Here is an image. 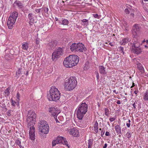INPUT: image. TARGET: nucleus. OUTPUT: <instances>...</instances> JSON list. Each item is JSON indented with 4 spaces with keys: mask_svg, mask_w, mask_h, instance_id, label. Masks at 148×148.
<instances>
[{
    "mask_svg": "<svg viewBox=\"0 0 148 148\" xmlns=\"http://www.w3.org/2000/svg\"><path fill=\"white\" fill-rule=\"evenodd\" d=\"M39 128L40 134L41 135L48 134L49 131V127L47 122L44 120H41L39 122Z\"/></svg>",
    "mask_w": 148,
    "mask_h": 148,
    "instance_id": "423d86ee",
    "label": "nucleus"
},
{
    "mask_svg": "<svg viewBox=\"0 0 148 148\" xmlns=\"http://www.w3.org/2000/svg\"><path fill=\"white\" fill-rule=\"evenodd\" d=\"M61 93L60 91L55 86H52L48 95V98L50 101H57L60 97Z\"/></svg>",
    "mask_w": 148,
    "mask_h": 148,
    "instance_id": "f03ea898",
    "label": "nucleus"
},
{
    "mask_svg": "<svg viewBox=\"0 0 148 148\" xmlns=\"http://www.w3.org/2000/svg\"><path fill=\"white\" fill-rule=\"evenodd\" d=\"M113 92H114L116 94H117L118 93V92H116V91L115 90H113Z\"/></svg>",
    "mask_w": 148,
    "mask_h": 148,
    "instance_id": "e2e57ef3",
    "label": "nucleus"
},
{
    "mask_svg": "<svg viewBox=\"0 0 148 148\" xmlns=\"http://www.w3.org/2000/svg\"><path fill=\"white\" fill-rule=\"evenodd\" d=\"M138 92V90H135L134 91V93L136 94H137Z\"/></svg>",
    "mask_w": 148,
    "mask_h": 148,
    "instance_id": "6e6d98bb",
    "label": "nucleus"
},
{
    "mask_svg": "<svg viewBox=\"0 0 148 148\" xmlns=\"http://www.w3.org/2000/svg\"><path fill=\"white\" fill-rule=\"evenodd\" d=\"M139 30V27L138 25L135 24L133 26V30L132 32L133 34L134 35L136 34L137 32Z\"/></svg>",
    "mask_w": 148,
    "mask_h": 148,
    "instance_id": "2eb2a0df",
    "label": "nucleus"
},
{
    "mask_svg": "<svg viewBox=\"0 0 148 148\" xmlns=\"http://www.w3.org/2000/svg\"><path fill=\"white\" fill-rule=\"evenodd\" d=\"M120 50H121V51L123 52L124 49L123 48V47H120Z\"/></svg>",
    "mask_w": 148,
    "mask_h": 148,
    "instance_id": "3c124183",
    "label": "nucleus"
},
{
    "mask_svg": "<svg viewBox=\"0 0 148 148\" xmlns=\"http://www.w3.org/2000/svg\"><path fill=\"white\" fill-rule=\"evenodd\" d=\"M118 104H120L121 103V101L119 100H118L116 102Z\"/></svg>",
    "mask_w": 148,
    "mask_h": 148,
    "instance_id": "8fccbe9b",
    "label": "nucleus"
},
{
    "mask_svg": "<svg viewBox=\"0 0 148 148\" xmlns=\"http://www.w3.org/2000/svg\"><path fill=\"white\" fill-rule=\"evenodd\" d=\"M41 9H36L35 10L36 12L37 13H39L40 12Z\"/></svg>",
    "mask_w": 148,
    "mask_h": 148,
    "instance_id": "a18cd8bd",
    "label": "nucleus"
},
{
    "mask_svg": "<svg viewBox=\"0 0 148 148\" xmlns=\"http://www.w3.org/2000/svg\"><path fill=\"white\" fill-rule=\"evenodd\" d=\"M130 12L133 11V10L132 9H130V8H126L125 10V12L126 14H129Z\"/></svg>",
    "mask_w": 148,
    "mask_h": 148,
    "instance_id": "cd10ccee",
    "label": "nucleus"
},
{
    "mask_svg": "<svg viewBox=\"0 0 148 148\" xmlns=\"http://www.w3.org/2000/svg\"><path fill=\"white\" fill-rule=\"evenodd\" d=\"M68 132L72 136L77 137L79 136V132L78 130L76 128L70 129L69 130Z\"/></svg>",
    "mask_w": 148,
    "mask_h": 148,
    "instance_id": "9b49d317",
    "label": "nucleus"
},
{
    "mask_svg": "<svg viewBox=\"0 0 148 148\" xmlns=\"http://www.w3.org/2000/svg\"><path fill=\"white\" fill-rule=\"evenodd\" d=\"M144 46L145 48H148V44L147 45H145Z\"/></svg>",
    "mask_w": 148,
    "mask_h": 148,
    "instance_id": "680f3d73",
    "label": "nucleus"
},
{
    "mask_svg": "<svg viewBox=\"0 0 148 148\" xmlns=\"http://www.w3.org/2000/svg\"><path fill=\"white\" fill-rule=\"evenodd\" d=\"M143 99L145 101H147L148 100V91L146 92L144 94Z\"/></svg>",
    "mask_w": 148,
    "mask_h": 148,
    "instance_id": "bb28decb",
    "label": "nucleus"
},
{
    "mask_svg": "<svg viewBox=\"0 0 148 148\" xmlns=\"http://www.w3.org/2000/svg\"><path fill=\"white\" fill-rule=\"evenodd\" d=\"M105 135L107 136H109L110 135V133L109 132H106Z\"/></svg>",
    "mask_w": 148,
    "mask_h": 148,
    "instance_id": "49530a36",
    "label": "nucleus"
},
{
    "mask_svg": "<svg viewBox=\"0 0 148 148\" xmlns=\"http://www.w3.org/2000/svg\"><path fill=\"white\" fill-rule=\"evenodd\" d=\"M20 148H23V147L21 145H19Z\"/></svg>",
    "mask_w": 148,
    "mask_h": 148,
    "instance_id": "338daca9",
    "label": "nucleus"
},
{
    "mask_svg": "<svg viewBox=\"0 0 148 148\" xmlns=\"http://www.w3.org/2000/svg\"><path fill=\"white\" fill-rule=\"evenodd\" d=\"M96 77L97 80H99V75L98 72H97L96 74Z\"/></svg>",
    "mask_w": 148,
    "mask_h": 148,
    "instance_id": "37998d69",
    "label": "nucleus"
},
{
    "mask_svg": "<svg viewBox=\"0 0 148 148\" xmlns=\"http://www.w3.org/2000/svg\"><path fill=\"white\" fill-rule=\"evenodd\" d=\"M53 146H55L56 144H59L58 141L56 139L52 141V143Z\"/></svg>",
    "mask_w": 148,
    "mask_h": 148,
    "instance_id": "473e14b6",
    "label": "nucleus"
},
{
    "mask_svg": "<svg viewBox=\"0 0 148 148\" xmlns=\"http://www.w3.org/2000/svg\"><path fill=\"white\" fill-rule=\"evenodd\" d=\"M48 46H49L50 47H52L53 46V42L51 40L49 43L48 44Z\"/></svg>",
    "mask_w": 148,
    "mask_h": 148,
    "instance_id": "72a5a7b5",
    "label": "nucleus"
},
{
    "mask_svg": "<svg viewBox=\"0 0 148 148\" xmlns=\"http://www.w3.org/2000/svg\"><path fill=\"white\" fill-rule=\"evenodd\" d=\"M11 101L12 102V105L13 106H15V104L16 103V102L14 101L12 99H11Z\"/></svg>",
    "mask_w": 148,
    "mask_h": 148,
    "instance_id": "ea45409f",
    "label": "nucleus"
},
{
    "mask_svg": "<svg viewBox=\"0 0 148 148\" xmlns=\"http://www.w3.org/2000/svg\"><path fill=\"white\" fill-rule=\"evenodd\" d=\"M34 15L32 13L29 14L28 15V17L29 20V22L32 23L35 22V20L34 19Z\"/></svg>",
    "mask_w": 148,
    "mask_h": 148,
    "instance_id": "4468645a",
    "label": "nucleus"
},
{
    "mask_svg": "<svg viewBox=\"0 0 148 148\" xmlns=\"http://www.w3.org/2000/svg\"><path fill=\"white\" fill-rule=\"evenodd\" d=\"M77 84L76 78L74 77H71L66 79L64 84L65 89L67 91H70L74 89Z\"/></svg>",
    "mask_w": 148,
    "mask_h": 148,
    "instance_id": "7ed1b4c3",
    "label": "nucleus"
},
{
    "mask_svg": "<svg viewBox=\"0 0 148 148\" xmlns=\"http://www.w3.org/2000/svg\"><path fill=\"white\" fill-rule=\"evenodd\" d=\"M88 105L85 102L82 103L79 105L76 110L77 118L81 120L88 110Z\"/></svg>",
    "mask_w": 148,
    "mask_h": 148,
    "instance_id": "20e7f679",
    "label": "nucleus"
},
{
    "mask_svg": "<svg viewBox=\"0 0 148 148\" xmlns=\"http://www.w3.org/2000/svg\"><path fill=\"white\" fill-rule=\"evenodd\" d=\"M29 129V138L32 141H34L35 138V128L34 127H28Z\"/></svg>",
    "mask_w": 148,
    "mask_h": 148,
    "instance_id": "1a4fd4ad",
    "label": "nucleus"
},
{
    "mask_svg": "<svg viewBox=\"0 0 148 148\" xmlns=\"http://www.w3.org/2000/svg\"><path fill=\"white\" fill-rule=\"evenodd\" d=\"M129 39L127 38H125L121 41L120 44L121 45H125L129 42Z\"/></svg>",
    "mask_w": 148,
    "mask_h": 148,
    "instance_id": "aec40b11",
    "label": "nucleus"
},
{
    "mask_svg": "<svg viewBox=\"0 0 148 148\" xmlns=\"http://www.w3.org/2000/svg\"><path fill=\"white\" fill-rule=\"evenodd\" d=\"M29 46L28 43L27 42H25L23 44L22 46L23 49L25 50H27L28 49Z\"/></svg>",
    "mask_w": 148,
    "mask_h": 148,
    "instance_id": "393cba45",
    "label": "nucleus"
},
{
    "mask_svg": "<svg viewBox=\"0 0 148 148\" xmlns=\"http://www.w3.org/2000/svg\"><path fill=\"white\" fill-rule=\"evenodd\" d=\"M77 46L76 51L83 52L86 50V48L84 45L81 43H77Z\"/></svg>",
    "mask_w": 148,
    "mask_h": 148,
    "instance_id": "ddd939ff",
    "label": "nucleus"
},
{
    "mask_svg": "<svg viewBox=\"0 0 148 148\" xmlns=\"http://www.w3.org/2000/svg\"><path fill=\"white\" fill-rule=\"evenodd\" d=\"M18 16V13L16 12H14L11 14L7 24L9 29H12L13 28Z\"/></svg>",
    "mask_w": 148,
    "mask_h": 148,
    "instance_id": "0eeeda50",
    "label": "nucleus"
},
{
    "mask_svg": "<svg viewBox=\"0 0 148 148\" xmlns=\"http://www.w3.org/2000/svg\"><path fill=\"white\" fill-rule=\"evenodd\" d=\"M21 70L20 69H19L16 72V75H18L21 74Z\"/></svg>",
    "mask_w": 148,
    "mask_h": 148,
    "instance_id": "c9c22d12",
    "label": "nucleus"
},
{
    "mask_svg": "<svg viewBox=\"0 0 148 148\" xmlns=\"http://www.w3.org/2000/svg\"><path fill=\"white\" fill-rule=\"evenodd\" d=\"M145 42V40L143 41V42ZM146 42L147 44H148V40H147L145 41Z\"/></svg>",
    "mask_w": 148,
    "mask_h": 148,
    "instance_id": "0e129e2a",
    "label": "nucleus"
},
{
    "mask_svg": "<svg viewBox=\"0 0 148 148\" xmlns=\"http://www.w3.org/2000/svg\"><path fill=\"white\" fill-rule=\"evenodd\" d=\"M126 125L127 127H129L130 126V124L129 123H126Z\"/></svg>",
    "mask_w": 148,
    "mask_h": 148,
    "instance_id": "09e8293b",
    "label": "nucleus"
},
{
    "mask_svg": "<svg viewBox=\"0 0 148 148\" xmlns=\"http://www.w3.org/2000/svg\"><path fill=\"white\" fill-rule=\"evenodd\" d=\"M89 66V63L88 62H87L85 65V66L84 67V70L87 69L88 67Z\"/></svg>",
    "mask_w": 148,
    "mask_h": 148,
    "instance_id": "f704fd0d",
    "label": "nucleus"
},
{
    "mask_svg": "<svg viewBox=\"0 0 148 148\" xmlns=\"http://www.w3.org/2000/svg\"><path fill=\"white\" fill-rule=\"evenodd\" d=\"M104 132H102V131H101V136H103V135L104 134Z\"/></svg>",
    "mask_w": 148,
    "mask_h": 148,
    "instance_id": "13d9d810",
    "label": "nucleus"
},
{
    "mask_svg": "<svg viewBox=\"0 0 148 148\" xmlns=\"http://www.w3.org/2000/svg\"><path fill=\"white\" fill-rule=\"evenodd\" d=\"M134 46L135 47L134 48V52L136 54H139L141 52V49L138 47V46L136 45L134 42Z\"/></svg>",
    "mask_w": 148,
    "mask_h": 148,
    "instance_id": "dca6fc26",
    "label": "nucleus"
},
{
    "mask_svg": "<svg viewBox=\"0 0 148 148\" xmlns=\"http://www.w3.org/2000/svg\"><path fill=\"white\" fill-rule=\"evenodd\" d=\"M92 144V142L91 140H89L88 142V148H91Z\"/></svg>",
    "mask_w": 148,
    "mask_h": 148,
    "instance_id": "7c9ffc66",
    "label": "nucleus"
},
{
    "mask_svg": "<svg viewBox=\"0 0 148 148\" xmlns=\"http://www.w3.org/2000/svg\"><path fill=\"white\" fill-rule=\"evenodd\" d=\"M36 43L37 45H38L39 44V39L37 38L36 40Z\"/></svg>",
    "mask_w": 148,
    "mask_h": 148,
    "instance_id": "79ce46f5",
    "label": "nucleus"
},
{
    "mask_svg": "<svg viewBox=\"0 0 148 148\" xmlns=\"http://www.w3.org/2000/svg\"><path fill=\"white\" fill-rule=\"evenodd\" d=\"M137 67L140 70V71L143 73L144 72V69L142 66L141 64L140 63L137 64Z\"/></svg>",
    "mask_w": 148,
    "mask_h": 148,
    "instance_id": "5701e85b",
    "label": "nucleus"
},
{
    "mask_svg": "<svg viewBox=\"0 0 148 148\" xmlns=\"http://www.w3.org/2000/svg\"><path fill=\"white\" fill-rule=\"evenodd\" d=\"M69 21L67 19H64L62 21V24L64 25H67L69 23Z\"/></svg>",
    "mask_w": 148,
    "mask_h": 148,
    "instance_id": "c756f323",
    "label": "nucleus"
},
{
    "mask_svg": "<svg viewBox=\"0 0 148 148\" xmlns=\"http://www.w3.org/2000/svg\"><path fill=\"white\" fill-rule=\"evenodd\" d=\"M135 86V84L134 82H133V83H132V86H131V88H133Z\"/></svg>",
    "mask_w": 148,
    "mask_h": 148,
    "instance_id": "4d7b16f0",
    "label": "nucleus"
},
{
    "mask_svg": "<svg viewBox=\"0 0 148 148\" xmlns=\"http://www.w3.org/2000/svg\"><path fill=\"white\" fill-rule=\"evenodd\" d=\"M13 112V111L12 110H9L7 111L6 113L7 115L8 116H10L12 114Z\"/></svg>",
    "mask_w": 148,
    "mask_h": 148,
    "instance_id": "2f4dec72",
    "label": "nucleus"
},
{
    "mask_svg": "<svg viewBox=\"0 0 148 148\" xmlns=\"http://www.w3.org/2000/svg\"><path fill=\"white\" fill-rule=\"evenodd\" d=\"M99 73L102 74H104L106 73L105 68L102 66H99Z\"/></svg>",
    "mask_w": 148,
    "mask_h": 148,
    "instance_id": "a211bd4d",
    "label": "nucleus"
},
{
    "mask_svg": "<svg viewBox=\"0 0 148 148\" xmlns=\"http://www.w3.org/2000/svg\"><path fill=\"white\" fill-rule=\"evenodd\" d=\"M55 119V120L56 121V122L57 123H60L59 121L57 119V118H56V117L55 118H54Z\"/></svg>",
    "mask_w": 148,
    "mask_h": 148,
    "instance_id": "603ef678",
    "label": "nucleus"
},
{
    "mask_svg": "<svg viewBox=\"0 0 148 148\" xmlns=\"http://www.w3.org/2000/svg\"><path fill=\"white\" fill-rule=\"evenodd\" d=\"M94 1H95V2H97L98 1V0H93Z\"/></svg>",
    "mask_w": 148,
    "mask_h": 148,
    "instance_id": "774afa93",
    "label": "nucleus"
},
{
    "mask_svg": "<svg viewBox=\"0 0 148 148\" xmlns=\"http://www.w3.org/2000/svg\"><path fill=\"white\" fill-rule=\"evenodd\" d=\"M121 128L119 125H117L115 126V130L117 133L120 134L121 133Z\"/></svg>",
    "mask_w": 148,
    "mask_h": 148,
    "instance_id": "4be33fe9",
    "label": "nucleus"
},
{
    "mask_svg": "<svg viewBox=\"0 0 148 148\" xmlns=\"http://www.w3.org/2000/svg\"><path fill=\"white\" fill-rule=\"evenodd\" d=\"M36 116V114L34 111L29 110L28 112L26 119L27 127H34L35 123Z\"/></svg>",
    "mask_w": 148,
    "mask_h": 148,
    "instance_id": "39448f33",
    "label": "nucleus"
},
{
    "mask_svg": "<svg viewBox=\"0 0 148 148\" xmlns=\"http://www.w3.org/2000/svg\"><path fill=\"white\" fill-rule=\"evenodd\" d=\"M133 107L135 109L136 108V104L135 103H134L133 104Z\"/></svg>",
    "mask_w": 148,
    "mask_h": 148,
    "instance_id": "864d4df0",
    "label": "nucleus"
},
{
    "mask_svg": "<svg viewBox=\"0 0 148 148\" xmlns=\"http://www.w3.org/2000/svg\"><path fill=\"white\" fill-rule=\"evenodd\" d=\"M55 20H56V21H58V19L57 18V17H55Z\"/></svg>",
    "mask_w": 148,
    "mask_h": 148,
    "instance_id": "69168bd1",
    "label": "nucleus"
},
{
    "mask_svg": "<svg viewBox=\"0 0 148 148\" xmlns=\"http://www.w3.org/2000/svg\"><path fill=\"white\" fill-rule=\"evenodd\" d=\"M94 131L97 133L98 132V124L97 121H96L94 125Z\"/></svg>",
    "mask_w": 148,
    "mask_h": 148,
    "instance_id": "b1692460",
    "label": "nucleus"
},
{
    "mask_svg": "<svg viewBox=\"0 0 148 148\" xmlns=\"http://www.w3.org/2000/svg\"><path fill=\"white\" fill-rule=\"evenodd\" d=\"M79 61V58L78 56L74 55H71L64 59L63 64L66 68H71L76 66Z\"/></svg>",
    "mask_w": 148,
    "mask_h": 148,
    "instance_id": "f257e3e1",
    "label": "nucleus"
},
{
    "mask_svg": "<svg viewBox=\"0 0 148 148\" xmlns=\"http://www.w3.org/2000/svg\"><path fill=\"white\" fill-rule=\"evenodd\" d=\"M49 112L50 113V115L53 116L54 118L56 117L58 114L60 113V110L58 108H50Z\"/></svg>",
    "mask_w": 148,
    "mask_h": 148,
    "instance_id": "9d476101",
    "label": "nucleus"
},
{
    "mask_svg": "<svg viewBox=\"0 0 148 148\" xmlns=\"http://www.w3.org/2000/svg\"><path fill=\"white\" fill-rule=\"evenodd\" d=\"M131 15L133 17H134V14L132 12H131L130 13Z\"/></svg>",
    "mask_w": 148,
    "mask_h": 148,
    "instance_id": "052dcab7",
    "label": "nucleus"
},
{
    "mask_svg": "<svg viewBox=\"0 0 148 148\" xmlns=\"http://www.w3.org/2000/svg\"><path fill=\"white\" fill-rule=\"evenodd\" d=\"M109 45L111 46H114V45L111 42L109 43Z\"/></svg>",
    "mask_w": 148,
    "mask_h": 148,
    "instance_id": "bf43d9fd",
    "label": "nucleus"
},
{
    "mask_svg": "<svg viewBox=\"0 0 148 148\" xmlns=\"http://www.w3.org/2000/svg\"><path fill=\"white\" fill-rule=\"evenodd\" d=\"M105 114L107 116H108V114H109V113H108V112H109V110H108V109L107 108H106L105 109Z\"/></svg>",
    "mask_w": 148,
    "mask_h": 148,
    "instance_id": "e433bc0d",
    "label": "nucleus"
},
{
    "mask_svg": "<svg viewBox=\"0 0 148 148\" xmlns=\"http://www.w3.org/2000/svg\"><path fill=\"white\" fill-rule=\"evenodd\" d=\"M143 8L145 10L147 11L148 12V3H145L144 2V3H143Z\"/></svg>",
    "mask_w": 148,
    "mask_h": 148,
    "instance_id": "c85d7f7f",
    "label": "nucleus"
},
{
    "mask_svg": "<svg viewBox=\"0 0 148 148\" xmlns=\"http://www.w3.org/2000/svg\"><path fill=\"white\" fill-rule=\"evenodd\" d=\"M10 87H9L5 90L4 93H5V96H8L10 94Z\"/></svg>",
    "mask_w": 148,
    "mask_h": 148,
    "instance_id": "a878e982",
    "label": "nucleus"
},
{
    "mask_svg": "<svg viewBox=\"0 0 148 148\" xmlns=\"http://www.w3.org/2000/svg\"><path fill=\"white\" fill-rule=\"evenodd\" d=\"M93 15L94 16V17L95 18H98V15L97 14H93Z\"/></svg>",
    "mask_w": 148,
    "mask_h": 148,
    "instance_id": "c03bdc74",
    "label": "nucleus"
},
{
    "mask_svg": "<svg viewBox=\"0 0 148 148\" xmlns=\"http://www.w3.org/2000/svg\"><path fill=\"white\" fill-rule=\"evenodd\" d=\"M77 43H74L73 44L70 46V49L72 51H76L77 46Z\"/></svg>",
    "mask_w": 148,
    "mask_h": 148,
    "instance_id": "f3484780",
    "label": "nucleus"
},
{
    "mask_svg": "<svg viewBox=\"0 0 148 148\" xmlns=\"http://www.w3.org/2000/svg\"><path fill=\"white\" fill-rule=\"evenodd\" d=\"M116 119V118L115 117H110L109 119V120L110 122H112L114 121Z\"/></svg>",
    "mask_w": 148,
    "mask_h": 148,
    "instance_id": "a19ab883",
    "label": "nucleus"
},
{
    "mask_svg": "<svg viewBox=\"0 0 148 148\" xmlns=\"http://www.w3.org/2000/svg\"><path fill=\"white\" fill-rule=\"evenodd\" d=\"M141 1H140L142 3H144V1L145 2H148V0H141Z\"/></svg>",
    "mask_w": 148,
    "mask_h": 148,
    "instance_id": "de8ad7c7",
    "label": "nucleus"
},
{
    "mask_svg": "<svg viewBox=\"0 0 148 148\" xmlns=\"http://www.w3.org/2000/svg\"><path fill=\"white\" fill-rule=\"evenodd\" d=\"M57 140L58 141L59 144L61 143L62 144L65 145L67 147H69L67 141L66 140V139L63 137L61 136H58L56 138Z\"/></svg>",
    "mask_w": 148,
    "mask_h": 148,
    "instance_id": "f8f14e48",
    "label": "nucleus"
},
{
    "mask_svg": "<svg viewBox=\"0 0 148 148\" xmlns=\"http://www.w3.org/2000/svg\"><path fill=\"white\" fill-rule=\"evenodd\" d=\"M14 6H17L19 8H22L23 7V5L22 3L19 1H16L14 2Z\"/></svg>",
    "mask_w": 148,
    "mask_h": 148,
    "instance_id": "412c9836",
    "label": "nucleus"
},
{
    "mask_svg": "<svg viewBox=\"0 0 148 148\" xmlns=\"http://www.w3.org/2000/svg\"><path fill=\"white\" fill-rule=\"evenodd\" d=\"M126 135L127 137L128 138H130L131 136V134L130 132H127V133L126 134Z\"/></svg>",
    "mask_w": 148,
    "mask_h": 148,
    "instance_id": "58836bf2",
    "label": "nucleus"
},
{
    "mask_svg": "<svg viewBox=\"0 0 148 148\" xmlns=\"http://www.w3.org/2000/svg\"><path fill=\"white\" fill-rule=\"evenodd\" d=\"M107 146V145L106 143H105L104 144V146L103 147V148H106Z\"/></svg>",
    "mask_w": 148,
    "mask_h": 148,
    "instance_id": "5fc2aeb1",
    "label": "nucleus"
},
{
    "mask_svg": "<svg viewBox=\"0 0 148 148\" xmlns=\"http://www.w3.org/2000/svg\"><path fill=\"white\" fill-rule=\"evenodd\" d=\"M63 51V49L62 48H59L54 51L52 55V60L53 61H56L62 55Z\"/></svg>",
    "mask_w": 148,
    "mask_h": 148,
    "instance_id": "6e6552de",
    "label": "nucleus"
},
{
    "mask_svg": "<svg viewBox=\"0 0 148 148\" xmlns=\"http://www.w3.org/2000/svg\"><path fill=\"white\" fill-rule=\"evenodd\" d=\"M15 143L17 145H18V146L21 145V142L20 140H16Z\"/></svg>",
    "mask_w": 148,
    "mask_h": 148,
    "instance_id": "4c0bfd02",
    "label": "nucleus"
},
{
    "mask_svg": "<svg viewBox=\"0 0 148 148\" xmlns=\"http://www.w3.org/2000/svg\"><path fill=\"white\" fill-rule=\"evenodd\" d=\"M81 22H82L81 23V25L84 27H86L88 24V21L86 19H84L81 20Z\"/></svg>",
    "mask_w": 148,
    "mask_h": 148,
    "instance_id": "6ab92c4d",
    "label": "nucleus"
}]
</instances>
